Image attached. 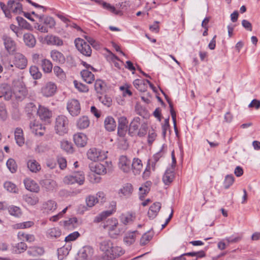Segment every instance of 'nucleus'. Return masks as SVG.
Listing matches in <instances>:
<instances>
[{"instance_id":"nucleus-1","label":"nucleus","mask_w":260,"mask_h":260,"mask_svg":"<svg viewBox=\"0 0 260 260\" xmlns=\"http://www.w3.org/2000/svg\"><path fill=\"white\" fill-rule=\"evenodd\" d=\"M99 226L106 230L110 235L115 236L122 234L125 230L123 226L119 224L118 220L113 217L101 222Z\"/></svg>"},{"instance_id":"nucleus-2","label":"nucleus","mask_w":260,"mask_h":260,"mask_svg":"<svg viewBox=\"0 0 260 260\" xmlns=\"http://www.w3.org/2000/svg\"><path fill=\"white\" fill-rule=\"evenodd\" d=\"M87 157L92 162L89 164L90 172L89 173V180L91 183L96 182V175L98 168V151L96 148H90L87 153Z\"/></svg>"},{"instance_id":"nucleus-3","label":"nucleus","mask_w":260,"mask_h":260,"mask_svg":"<svg viewBox=\"0 0 260 260\" xmlns=\"http://www.w3.org/2000/svg\"><path fill=\"white\" fill-rule=\"evenodd\" d=\"M86 39L88 43L81 38L76 39L75 40V46L77 50L83 55L90 56L92 50L89 43L92 45L93 41L90 37H86Z\"/></svg>"},{"instance_id":"nucleus-4","label":"nucleus","mask_w":260,"mask_h":260,"mask_svg":"<svg viewBox=\"0 0 260 260\" xmlns=\"http://www.w3.org/2000/svg\"><path fill=\"white\" fill-rule=\"evenodd\" d=\"M107 153L108 151H99V175H104L107 173L112 169V163L111 161H104L107 158Z\"/></svg>"},{"instance_id":"nucleus-5","label":"nucleus","mask_w":260,"mask_h":260,"mask_svg":"<svg viewBox=\"0 0 260 260\" xmlns=\"http://www.w3.org/2000/svg\"><path fill=\"white\" fill-rule=\"evenodd\" d=\"M13 98L18 101H22L27 94V90L23 83L19 81L14 82L13 86Z\"/></svg>"},{"instance_id":"nucleus-6","label":"nucleus","mask_w":260,"mask_h":260,"mask_svg":"<svg viewBox=\"0 0 260 260\" xmlns=\"http://www.w3.org/2000/svg\"><path fill=\"white\" fill-rule=\"evenodd\" d=\"M69 120L64 115H59L56 118L55 130L59 135L62 136L67 133L68 131Z\"/></svg>"},{"instance_id":"nucleus-7","label":"nucleus","mask_w":260,"mask_h":260,"mask_svg":"<svg viewBox=\"0 0 260 260\" xmlns=\"http://www.w3.org/2000/svg\"><path fill=\"white\" fill-rule=\"evenodd\" d=\"M94 250L90 246H85L81 248L78 252L77 260H94L96 257L93 256Z\"/></svg>"},{"instance_id":"nucleus-8","label":"nucleus","mask_w":260,"mask_h":260,"mask_svg":"<svg viewBox=\"0 0 260 260\" xmlns=\"http://www.w3.org/2000/svg\"><path fill=\"white\" fill-rule=\"evenodd\" d=\"M85 180L84 174L82 171L75 172L71 175L64 177L63 181L67 184H73L75 183L82 185Z\"/></svg>"},{"instance_id":"nucleus-9","label":"nucleus","mask_w":260,"mask_h":260,"mask_svg":"<svg viewBox=\"0 0 260 260\" xmlns=\"http://www.w3.org/2000/svg\"><path fill=\"white\" fill-rule=\"evenodd\" d=\"M2 39L7 51L9 54H13L16 50V43L15 41L6 34L3 35Z\"/></svg>"},{"instance_id":"nucleus-10","label":"nucleus","mask_w":260,"mask_h":260,"mask_svg":"<svg viewBox=\"0 0 260 260\" xmlns=\"http://www.w3.org/2000/svg\"><path fill=\"white\" fill-rule=\"evenodd\" d=\"M57 91V86L53 82L46 83L41 88V92L45 97H51L55 94Z\"/></svg>"},{"instance_id":"nucleus-11","label":"nucleus","mask_w":260,"mask_h":260,"mask_svg":"<svg viewBox=\"0 0 260 260\" xmlns=\"http://www.w3.org/2000/svg\"><path fill=\"white\" fill-rule=\"evenodd\" d=\"M67 110L72 116H78L81 111L79 102L76 99H71L67 103Z\"/></svg>"},{"instance_id":"nucleus-12","label":"nucleus","mask_w":260,"mask_h":260,"mask_svg":"<svg viewBox=\"0 0 260 260\" xmlns=\"http://www.w3.org/2000/svg\"><path fill=\"white\" fill-rule=\"evenodd\" d=\"M13 63L16 68L24 69L27 64V60L23 54L17 52L14 54Z\"/></svg>"},{"instance_id":"nucleus-13","label":"nucleus","mask_w":260,"mask_h":260,"mask_svg":"<svg viewBox=\"0 0 260 260\" xmlns=\"http://www.w3.org/2000/svg\"><path fill=\"white\" fill-rule=\"evenodd\" d=\"M109 209L104 211L99 214V222L106 221V219L112 215L116 210V203L115 201H111L109 203Z\"/></svg>"},{"instance_id":"nucleus-14","label":"nucleus","mask_w":260,"mask_h":260,"mask_svg":"<svg viewBox=\"0 0 260 260\" xmlns=\"http://www.w3.org/2000/svg\"><path fill=\"white\" fill-rule=\"evenodd\" d=\"M0 98L4 97L6 100H10L13 98V88L7 83H2L0 85Z\"/></svg>"},{"instance_id":"nucleus-15","label":"nucleus","mask_w":260,"mask_h":260,"mask_svg":"<svg viewBox=\"0 0 260 260\" xmlns=\"http://www.w3.org/2000/svg\"><path fill=\"white\" fill-rule=\"evenodd\" d=\"M128 120L124 116H121L118 118V135L121 137H123L128 129L127 128Z\"/></svg>"},{"instance_id":"nucleus-16","label":"nucleus","mask_w":260,"mask_h":260,"mask_svg":"<svg viewBox=\"0 0 260 260\" xmlns=\"http://www.w3.org/2000/svg\"><path fill=\"white\" fill-rule=\"evenodd\" d=\"M131 161L126 156L122 155L119 159V167L124 173L131 170Z\"/></svg>"},{"instance_id":"nucleus-17","label":"nucleus","mask_w":260,"mask_h":260,"mask_svg":"<svg viewBox=\"0 0 260 260\" xmlns=\"http://www.w3.org/2000/svg\"><path fill=\"white\" fill-rule=\"evenodd\" d=\"M124 253V251L121 247L112 245L110 252H108L107 257L105 258V260H111L122 255Z\"/></svg>"},{"instance_id":"nucleus-18","label":"nucleus","mask_w":260,"mask_h":260,"mask_svg":"<svg viewBox=\"0 0 260 260\" xmlns=\"http://www.w3.org/2000/svg\"><path fill=\"white\" fill-rule=\"evenodd\" d=\"M29 128L31 132L36 135L42 136L44 135L45 132V127H43L42 124L39 122L34 121L30 122L29 123Z\"/></svg>"},{"instance_id":"nucleus-19","label":"nucleus","mask_w":260,"mask_h":260,"mask_svg":"<svg viewBox=\"0 0 260 260\" xmlns=\"http://www.w3.org/2000/svg\"><path fill=\"white\" fill-rule=\"evenodd\" d=\"M37 113L40 119L44 121L49 122L52 116L51 111L46 107L42 106H39Z\"/></svg>"},{"instance_id":"nucleus-20","label":"nucleus","mask_w":260,"mask_h":260,"mask_svg":"<svg viewBox=\"0 0 260 260\" xmlns=\"http://www.w3.org/2000/svg\"><path fill=\"white\" fill-rule=\"evenodd\" d=\"M112 242L109 240H104L100 242V248L102 252H103L101 254L103 260H105V258L107 257L108 252H110L112 245Z\"/></svg>"},{"instance_id":"nucleus-21","label":"nucleus","mask_w":260,"mask_h":260,"mask_svg":"<svg viewBox=\"0 0 260 260\" xmlns=\"http://www.w3.org/2000/svg\"><path fill=\"white\" fill-rule=\"evenodd\" d=\"M44 41L48 45L61 46L63 44V41L59 37L54 35H47Z\"/></svg>"},{"instance_id":"nucleus-22","label":"nucleus","mask_w":260,"mask_h":260,"mask_svg":"<svg viewBox=\"0 0 260 260\" xmlns=\"http://www.w3.org/2000/svg\"><path fill=\"white\" fill-rule=\"evenodd\" d=\"M74 141L78 147H83L87 144V138L84 134L79 133L74 135Z\"/></svg>"},{"instance_id":"nucleus-23","label":"nucleus","mask_w":260,"mask_h":260,"mask_svg":"<svg viewBox=\"0 0 260 260\" xmlns=\"http://www.w3.org/2000/svg\"><path fill=\"white\" fill-rule=\"evenodd\" d=\"M140 120L141 119L140 117H136L130 123L128 132L131 136H133L136 134L140 125Z\"/></svg>"},{"instance_id":"nucleus-24","label":"nucleus","mask_w":260,"mask_h":260,"mask_svg":"<svg viewBox=\"0 0 260 260\" xmlns=\"http://www.w3.org/2000/svg\"><path fill=\"white\" fill-rule=\"evenodd\" d=\"M25 188L31 192H38L40 187L38 184L33 180L26 178L23 181Z\"/></svg>"},{"instance_id":"nucleus-25","label":"nucleus","mask_w":260,"mask_h":260,"mask_svg":"<svg viewBox=\"0 0 260 260\" xmlns=\"http://www.w3.org/2000/svg\"><path fill=\"white\" fill-rule=\"evenodd\" d=\"M161 208V204L159 202L154 203L149 208L147 214L150 219H153L158 214Z\"/></svg>"},{"instance_id":"nucleus-26","label":"nucleus","mask_w":260,"mask_h":260,"mask_svg":"<svg viewBox=\"0 0 260 260\" xmlns=\"http://www.w3.org/2000/svg\"><path fill=\"white\" fill-rule=\"evenodd\" d=\"M175 169L169 168L167 169L163 176L162 181L166 185H169L175 178Z\"/></svg>"},{"instance_id":"nucleus-27","label":"nucleus","mask_w":260,"mask_h":260,"mask_svg":"<svg viewBox=\"0 0 260 260\" xmlns=\"http://www.w3.org/2000/svg\"><path fill=\"white\" fill-rule=\"evenodd\" d=\"M51 57L54 61L63 64L65 62L66 58L63 54L56 50H53L50 52Z\"/></svg>"},{"instance_id":"nucleus-28","label":"nucleus","mask_w":260,"mask_h":260,"mask_svg":"<svg viewBox=\"0 0 260 260\" xmlns=\"http://www.w3.org/2000/svg\"><path fill=\"white\" fill-rule=\"evenodd\" d=\"M133 191V187L131 183H127L124 184L122 187L118 190V193L119 194H122L120 195V197L124 196L129 197L132 194Z\"/></svg>"},{"instance_id":"nucleus-29","label":"nucleus","mask_w":260,"mask_h":260,"mask_svg":"<svg viewBox=\"0 0 260 260\" xmlns=\"http://www.w3.org/2000/svg\"><path fill=\"white\" fill-rule=\"evenodd\" d=\"M120 222L124 225L131 224L135 219V216L132 213H122L119 216Z\"/></svg>"},{"instance_id":"nucleus-30","label":"nucleus","mask_w":260,"mask_h":260,"mask_svg":"<svg viewBox=\"0 0 260 260\" xmlns=\"http://www.w3.org/2000/svg\"><path fill=\"white\" fill-rule=\"evenodd\" d=\"M131 170L135 175L140 174L143 168L141 160L138 158H134L131 165Z\"/></svg>"},{"instance_id":"nucleus-31","label":"nucleus","mask_w":260,"mask_h":260,"mask_svg":"<svg viewBox=\"0 0 260 260\" xmlns=\"http://www.w3.org/2000/svg\"><path fill=\"white\" fill-rule=\"evenodd\" d=\"M42 208L44 212L47 213L52 212L56 209L57 204L53 200H48L43 204Z\"/></svg>"},{"instance_id":"nucleus-32","label":"nucleus","mask_w":260,"mask_h":260,"mask_svg":"<svg viewBox=\"0 0 260 260\" xmlns=\"http://www.w3.org/2000/svg\"><path fill=\"white\" fill-rule=\"evenodd\" d=\"M105 128L109 132L114 131L116 127L114 119L111 116L107 117L104 121Z\"/></svg>"},{"instance_id":"nucleus-33","label":"nucleus","mask_w":260,"mask_h":260,"mask_svg":"<svg viewBox=\"0 0 260 260\" xmlns=\"http://www.w3.org/2000/svg\"><path fill=\"white\" fill-rule=\"evenodd\" d=\"M23 41L25 45L30 48L34 47L36 43L35 37L30 33H26L23 35Z\"/></svg>"},{"instance_id":"nucleus-34","label":"nucleus","mask_w":260,"mask_h":260,"mask_svg":"<svg viewBox=\"0 0 260 260\" xmlns=\"http://www.w3.org/2000/svg\"><path fill=\"white\" fill-rule=\"evenodd\" d=\"M165 96V98L166 100L167 101L168 103L169 104V107L170 108V113L172 116V118L173 121V125H174V130L176 132V133H177L178 130L177 128V125H176V112L174 110L173 104L171 101V100L169 99V98L164 93H163Z\"/></svg>"},{"instance_id":"nucleus-35","label":"nucleus","mask_w":260,"mask_h":260,"mask_svg":"<svg viewBox=\"0 0 260 260\" xmlns=\"http://www.w3.org/2000/svg\"><path fill=\"white\" fill-rule=\"evenodd\" d=\"M64 226L68 229H75L79 225V222L76 217H73L63 221Z\"/></svg>"},{"instance_id":"nucleus-36","label":"nucleus","mask_w":260,"mask_h":260,"mask_svg":"<svg viewBox=\"0 0 260 260\" xmlns=\"http://www.w3.org/2000/svg\"><path fill=\"white\" fill-rule=\"evenodd\" d=\"M89 123L90 121L88 117L86 116H83L78 120L77 126L80 129H85L89 126Z\"/></svg>"},{"instance_id":"nucleus-37","label":"nucleus","mask_w":260,"mask_h":260,"mask_svg":"<svg viewBox=\"0 0 260 260\" xmlns=\"http://www.w3.org/2000/svg\"><path fill=\"white\" fill-rule=\"evenodd\" d=\"M27 165L29 170L33 173H37L41 169L39 163L35 159L29 160L27 161Z\"/></svg>"},{"instance_id":"nucleus-38","label":"nucleus","mask_w":260,"mask_h":260,"mask_svg":"<svg viewBox=\"0 0 260 260\" xmlns=\"http://www.w3.org/2000/svg\"><path fill=\"white\" fill-rule=\"evenodd\" d=\"M15 139L16 143L20 146H21L24 143L23 131L21 128H16L15 131Z\"/></svg>"},{"instance_id":"nucleus-39","label":"nucleus","mask_w":260,"mask_h":260,"mask_svg":"<svg viewBox=\"0 0 260 260\" xmlns=\"http://www.w3.org/2000/svg\"><path fill=\"white\" fill-rule=\"evenodd\" d=\"M81 75L83 79L87 83H91L94 79V75L88 70H83L81 72Z\"/></svg>"},{"instance_id":"nucleus-40","label":"nucleus","mask_w":260,"mask_h":260,"mask_svg":"<svg viewBox=\"0 0 260 260\" xmlns=\"http://www.w3.org/2000/svg\"><path fill=\"white\" fill-rule=\"evenodd\" d=\"M40 22L43 23L49 28H52L55 25V21L54 19L52 17L49 16L44 17V15L40 16Z\"/></svg>"},{"instance_id":"nucleus-41","label":"nucleus","mask_w":260,"mask_h":260,"mask_svg":"<svg viewBox=\"0 0 260 260\" xmlns=\"http://www.w3.org/2000/svg\"><path fill=\"white\" fill-rule=\"evenodd\" d=\"M137 231H135L132 232H129L125 234L124 237V242L127 245H130L134 242L136 240V233Z\"/></svg>"},{"instance_id":"nucleus-42","label":"nucleus","mask_w":260,"mask_h":260,"mask_svg":"<svg viewBox=\"0 0 260 260\" xmlns=\"http://www.w3.org/2000/svg\"><path fill=\"white\" fill-rule=\"evenodd\" d=\"M40 64L44 72L50 73L52 70V64L51 62L46 59H42L40 61Z\"/></svg>"},{"instance_id":"nucleus-43","label":"nucleus","mask_w":260,"mask_h":260,"mask_svg":"<svg viewBox=\"0 0 260 260\" xmlns=\"http://www.w3.org/2000/svg\"><path fill=\"white\" fill-rule=\"evenodd\" d=\"M61 234V231L56 228L49 229L47 232V236L50 239L57 238Z\"/></svg>"},{"instance_id":"nucleus-44","label":"nucleus","mask_w":260,"mask_h":260,"mask_svg":"<svg viewBox=\"0 0 260 260\" xmlns=\"http://www.w3.org/2000/svg\"><path fill=\"white\" fill-rule=\"evenodd\" d=\"M99 5H101L102 8L112 13L118 14V12L117 11L114 6L111 5L109 3H106L102 1L99 0Z\"/></svg>"},{"instance_id":"nucleus-45","label":"nucleus","mask_w":260,"mask_h":260,"mask_svg":"<svg viewBox=\"0 0 260 260\" xmlns=\"http://www.w3.org/2000/svg\"><path fill=\"white\" fill-rule=\"evenodd\" d=\"M235 181V178L233 175H227L225 176L223 182V187L227 189L231 186Z\"/></svg>"},{"instance_id":"nucleus-46","label":"nucleus","mask_w":260,"mask_h":260,"mask_svg":"<svg viewBox=\"0 0 260 260\" xmlns=\"http://www.w3.org/2000/svg\"><path fill=\"white\" fill-rule=\"evenodd\" d=\"M4 187L8 191L10 192H18V189L16 185L11 181H6L4 184Z\"/></svg>"},{"instance_id":"nucleus-47","label":"nucleus","mask_w":260,"mask_h":260,"mask_svg":"<svg viewBox=\"0 0 260 260\" xmlns=\"http://www.w3.org/2000/svg\"><path fill=\"white\" fill-rule=\"evenodd\" d=\"M42 186L48 190H51L56 186V182L51 179H45L42 181Z\"/></svg>"},{"instance_id":"nucleus-48","label":"nucleus","mask_w":260,"mask_h":260,"mask_svg":"<svg viewBox=\"0 0 260 260\" xmlns=\"http://www.w3.org/2000/svg\"><path fill=\"white\" fill-rule=\"evenodd\" d=\"M29 73L34 79H39L42 77V73L40 72L38 68L35 66L30 67Z\"/></svg>"},{"instance_id":"nucleus-49","label":"nucleus","mask_w":260,"mask_h":260,"mask_svg":"<svg viewBox=\"0 0 260 260\" xmlns=\"http://www.w3.org/2000/svg\"><path fill=\"white\" fill-rule=\"evenodd\" d=\"M110 55L107 57L108 60L113 63L115 68L118 69H120V64L118 62V61L120 60L119 58L111 52H110Z\"/></svg>"},{"instance_id":"nucleus-50","label":"nucleus","mask_w":260,"mask_h":260,"mask_svg":"<svg viewBox=\"0 0 260 260\" xmlns=\"http://www.w3.org/2000/svg\"><path fill=\"white\" fill-rule=\"evenodd\" d=\"M24 201L29 205L34 206L39 202V198L35 196L25 195L23 197Z\"/></svg>"},{"instance_id":"nucleus-51","label":"nucleus","mask_w":260,"mask_h":260,"mask_svg":"<svg viewBox=\"0 0 260 260\" xmlns=\"http://www.w3.org/2000/svg\"><path fill=\"white\" fill-rule=\"evenodd\" d=\"M53 72L55 75L60 80H64L66 78L64 72L59 67L55 66L53 68Z\"/></svg>"},{"instance_id":"nucleus-52","label":"nucleus","mask_w":260,"mask_h":260,"mask_svg":"<svg viewBox=\"0 0 260 260\" xmlns=\"http://www.w3.org/2000/svg\"><path fill=\"white\" fill-rule=\"evenodd\" d=\"M61 148L69 153H72L73 152L72 144L71 142L67 140H63L60 142Z\"/></svg>"},{"instance_id":"nucleus-53","label":"nucleus","mask_w":260,"mask_h":260,"mask_svg":"<svg viewBox=\"0 0 260 260\" xmlns=\"http://www.w3.org/2000/svg\"><path fill=\"white\" fill-rule=\"evenodd\" d=\"M8 211L11 215L15 217H19L22 214L20 208L13 205L9 207Z\"/></svg>"},{"instance_id":"nucleus-54","label":"nucleus","mask_w":260,"mask_h":260,"mask_svg":"<svg viewBox=\"0 0 260 260\" xmlns=\"http://www.w3.org/2000/svg\"><path fill=\"white\" fill-rule=\"evenodd\" d=\"M16 20L20 27L22 28L29 29L30 28V25L23 18L21 17H17Z\"/></svg>"},{"instance_id":"nucleus-55","label":"nucleus","mask_w":260,"mask_h":260,"mask_svg":"<svg viewBox=\"0 0 260 260\" xmlns=\"http://www.w3.org/2000/svg\"><path fill=\"white\" fill-rule=\"evenodd\" d=\"M6 165L11 173H13L16 172L17 170V165L13 159H9L7 161Z\"/></svg>"},{"instance_id":"nucleus-56","label":"nucleus","mask_w":260,"mask_h":260,"mask_svg":"<svg viewBox=\"0 0 260 260\" xmlns=\"http://www.w3.org/2000/svg\"><path fill=\"white\" fill-rule=\"evenodd\" d=\"M99 100L105 106L109 107L112 103V99L106 95L99 97Z\"/></svg>"},{"instance_id":"nucleus-57","label":"nucleus","mask_w":260,"mask_h":260,"mask_svg":"<svg viewBox=\"0 0 260 260\" xmlns=\"http://www.w3.org/2000/svg\"><path fill=\"white\" fill-rule=\"evenodd\" d=\"M80 236V234L78 232H74L70 234L65 238L64 241L66 242H70L71 241H74L76 240L78 237H79Z\"/></svg>"},{"instance_id":"nucleus-58","label":"nucleus","mask_w":260,"mask_h":260,"mask_svg":"<svg viewBox=\"0 0 260 260\" xmlns=\"http://www.w3.org/2000/svg\"><path fill=\"white\" fill-rule=\"evenodd\" d=\"M148 130V126L146 123H143L141 124V126L139 131L137 132V135L142 137L146 135Z\"/></svg>"},{"instance_id":"nucleus-59","label":"nucleus","mask_w":260,"mask_h":260,"mask_svg":"<svg viewBox=\"0 0 260 260\" xmlns=\"http://www.w3.org/2000/svg\"><path fill=\"white\" fill-rule=\"evenodd\" d=\"M8 117L6 106L4 103H0V119L5 120Z\"/></svg>"},{"instance_id":"nucleus-60","label":"nucleus","mask_w":260,"mask_h":260,"mask_svg":"<svg viewBox=\"0 0 260 260\" xmlns=\"http://www.w3.org/2000/svg\"><path fill=\"white\" fill-rule=\"evenodd\" d=\"M74 84L76 88L81 92H86L88 90V87L83 84L75 80Z\"/></svg>"},{"instance_id":"nucleus-61","label":"nucleus","mask_w":260,"mask_h":260,"mask_svg":"<svg viewBox=\"0 0 260 260\" xmlns=\"http://www.w3.org/2000/svg\"><path fill=\"white\" fill-rule=\"evenodd\" d=\"M120 90L122 91V95L124 97L130 96L132 95V91L129 89V86L127 85L124 86H121L119 87Z\"/></svg>"},{"instance_id":"nucleus-62","label":"nucleus","mask_w":260,"mask_h":260,"mask_svg":"<svg viewBox=\"0 0 260 260\" xmlns=\"http://www.w3.org/2000/svg\"><path fill=\"white\" fill-rule=\"evenodd\" d=\"M44 249L42 247H34L31 248V252L34 255H41L44 253Z\"/></svg>"},{"instance_id":"nucleus-63","label":"nucleus","mask_w":260,"mask_h":260,"mask_svg":"<svg viewBox=\"0 0 260 260\" xmlns=\"http://www.w3.org/2000/svg\"><path fill=\"white\" fill-rule=\"evenodd\" d=\"M152 238V236L146 233L144 234L140 239V244L143 246L145 245L150 241Z\"/></svg>"},{"instance_id":"nucleus-64","label":"nucleus","mask_w":260,"mask_h":260,"mask_svg":"<svg viewBox=\"0 0 260 260\" xmlns=\"http://www.w3.org/2000/svg\"><path fill=\"white\" fill-rule=\"evenodd\" d=\"M57 161L61 170H63L67 167V161L65 158L61 156H58Z\"/></svg>"}]
</instances>
